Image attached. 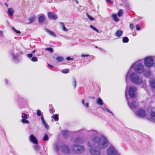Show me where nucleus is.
<instances>
[{
    "label": "nucleus",
    "instance_id": "39",
    "mask_svg": "<svg viewBox=\"0 0 155 155\" xmlns=\"http://www.w3.org/2000/svg\"><path fill=\"white\" fill-rule=\"evenodd\" d=\"M151 74V72L150 71H147L145 72L144 74L145 76L146 77H148L150 76Z\"/></svg>",
    "mask_w": 155,
    "mask_h": 155
},
{
    "label": "nucleus",
    "instance_id": "16",
    "mask_svg": "<svg viewBox=\"0 0 155 155\" xmlns=\"http://www.w3.org/2000/svg\"><path fill=\"white\" fill-rule=\"evenodd\" d=\"M84 139L79 137H77L74 140V142L76 143H82L84 141Z\"/></svg>",
    "mask_w": 155,
    "mask_h": 155
},
{
    "label": "nucleus",
    "instance_id": "19",
    "mask_svg": "<svg viewBox=\"0 0 155 155\" xmlns=\"http://www.w3.org/2000/svg\"><path fill=\"white\" fill-rule=\"evenodd\" d=\"M41 119L42 121V123L45 127L48 129L49 128L48 125L46 123L43 115H41Z\"/></svg>",
    "mask_w": 155,
    "mask_h": 155
},
{
    "label": "nucleus",
    "instance_id": "59",
    "mask_svg": "<svg viewBox=\"0 0 155 155\" xmlns=\"http://www.w3.org/2000/svg\"><path fill=\"white\" fill-rule=\"evenodd\" d=\"M8 82V80L7 79L5 80V83L6 84H7Z\"/></svg>",
    "mask_w": 155,
    "mask_h": 155
},
{
    "label": "nucleus",
    "instance_id": "49",
    "mask_svg": "<svg viewBox=\"0 0 155 155\" xmlns=\"http://www.w3.org/2000/svg\"><path fill=\"white\" fill-rule=\"evenodd\" d=\"M66 59L67 60L69 61L70 60L73 61L74 59L73 58H71L70 57H67L66 58Z\"/></svg>",
    "mask_w": 155,
    "mask_h": 155
},
{
    "label": "nucleus",
    "instance_id": "62",
    "mask_svg": "<svg viewBox=\"0 0 155 155\" xmlns=\"http://www.w3.org/2000/svg\"><path fill=\"white\" fill-rule=\"evenodd\" d=\"M89 98H91L93 99L94 98V97H90Z\"/></svg>",
    "mask_w": 155,
    "mask_h": 155
},
{
    "label": "nucleus",
    "instance_id": "11",
    "mask_svg": "<svg viewBox=\"0 0 155 155\" xmlns=\"http://www.w3.org/2000/svg\"><path fill=\"white\" fill-rule=\"evenodd\" d=\"M136 115L140 118H144L146 115L145 111L142 109H139L135 113Z\"/></svg>",
    "mask_w": 155,
    "mask_h": 155
},
{
    "label": "nucleus",
    "instance_id": "56",
    "mask_svg": "<svg viewBox=\"0 0 155 155\" xmlns=\"http://www.w3.org/2000/svg\"><path fill=\"white\" fill-rule=\"evenodd\" d=\"M82 103L84 105H85V101L84 100V99H83L82 100Z\"/></svg>",
    "mask_w": 155,
    "mask_h": 155
},
{
    "label": "nucleus",
    "instance_id": "43",
    "mask_svg": "<svg viewBox=\"0 0 155 155\" xmlns=\"http://www.w3.org/2000/svg\"><path fill=\"white\" fill-rule=\"evenodd\" d=\"M45 51H49L51 53H52L53 52V49L52 48H46L45 49Z\"/></svg>",
    "mask_w": 155,
    "mask_h": 155
},
{
    "label": "nucleus",
    "instance_id": "24",
    "mask_svg": "<svg viewBox=\"0 0 155 155\" xmlns=\"http://www.w3.org/2000/svg\"><path fill=\"white\" fill-rule=\"evenodd\" d=\"M150 117L152 120L155 121V112H151Z\"/></svg>",
    "mask_w": 155,
    "mask_h": 155
},
{
    "label": "nucleus",
    "instance_id": "27",
    "mask_svg": "<svg viewBox=\"0 0 155 155\" xmlns=\"http://www.w3.org/2000/svg\"><path fill=\"white\" fill-rule=\"evenodd\" d=\"M28 20L29 21L28 23L30 24L33 22L35 21V17L34 16H31L28 18Z\"/></svg>",
    "mask_w": 155,
    "mask_h": 155
},
{
    "label": "nucleus",
    "instance_id": "8",
    "mask_svg": "<svg viewBox=\"0 0 155 155\" xmlns=\"http://www.w3.org/2000/svg\"><path fill=\"white\" fill-rule=\"evenodd\" d=\"M127 92H126V91L125 92V96L126 100L127 101L128 104L129 105V107L132 110H133L134 109H136L137 108H138V103L137 102L135 101H132L131 104H130L129 99H128L127 97Z\"/></svg>",
    "mask_w": 155,
    "mask_h": 155
},
{
    "label": "nucleus",
    "instance_id": "55",
    "mask_svg": "<svg viewBox=\"0 0 155 155\" xmlns=\"http://www.w3.org/2000/svg\"><path fill=\"white\" fill-rule=\"evenodd\" d=\"M85 107L87 108L89 107V104L88 103H87L85 104V105H84Z\"/></svg>",
    "mask_w": 155,
    "mask_h": 155
},
{
    "label": "nucleus",
    "instance_id": "32",
    "mask_svg": "<svg viewBox=\"0 0 155 155\" xmlns=\"http://www.w3.org/2000/svg\"><path fill=\"white\" fill-rule=\"evenodd\" d=\"M51 118H54L55 121H58L59 119L58 114H55L52 116Z\"/></svg>",
    "mask_w": 155,
    "mask_h": 155
},
{
    "label": "nucleus",
    "instance_id": "31",
    "mask_svg": "<svg viewBox=\"0 0 155 155\" xmlns=\"http://www.w3.org/2000/svg\"><path fill=\"white\" fill-rule=\"evenodd\" d=\"M112 17L115 21H118L119 20V18L117 17L116 14H113L112 15Z\"/></svg>",
    "mask_w": 155,
    "mask_h": 155
},
{
    "label": "nucleus",
    "instance_id": "44",
    "mask_svg": "<svg viewBox=\"0 0 155 155\" xmlns=\"http://www.w3.org/2000/svg\"><path fill=\"white\" fill-rule=\"evenodd\" d=\"M69 71V70L68 69H63L62 70L61 72L64 74H67V73Z\"/></svg>",
    "mask_w": 155,
    "mask_h": 155
},
{
    "label": "nucleus",
    "instance_id": "28",
    "mask_svg": "<svg viewBox=\"0 0 155 155\" xmlns=\"http://www.w3.org/2000/svg\"><path fill=\"white\" fill-rule=\"evenodd\" d=\"M54 147L55 150L58 152L59 150V146L57 143H55L54 145Z\"/></svg>",
    "mask_w": 155,
    "mask_h": 155
},
{
    "label": "nucleus",
    "instance_id": "36",
    "mask_svg": "<svg viewBox=\"0 0 155 155\" xmlns=\"http://www.w3.org/2000/svg\"><path fill=\"white\" fill-rule=\"evenodd\" d=\"M123 14V10L122 9H120L119 10L118 12L117 13V15L119 17H120L122 16Z\"/></svg>",
    "mask_w": 155,
    "mask_h": 155
},
{
    "label": "nucleus",
    "instance_id": "30",
    "mask_svg": "<svg viewBox=\"0 0 155 155\" xmlns=\"http://www.w3.org/2000/svg\"><path fill=\"white\" fill-rule=\"evenodd\" d=\"M56 59L58 62H60L63 61L64 59L62 57L58 56L56 58Z\"/></svg>",
    "mask_w": 155,
    "mask_h": 155
},
{
    "label": "nucleus",
    "instance_id": "13",
    "mask_svg": "<svg viewBox=\"0 0 155 155\" xmlns=\"http://www.w3.org/2000/svg\"><path fill=\"white\" fill-rule=\"evenodd\" d=\"M61 151L65 154H68L70 152V150L67 145H64L60 147Z\"/></svg>",
    "mask_w": 155,
    "mask_h": 155
},
{
    "label": "nucleus",
    "instance_id": "34",
    "mask_svg": "<svg viewBox=\"0 0 155 155\" xmlns=\"http://www.w3.org/2000/svg\"><path fill=\"white\" fill-rule=\"evenodd\" d=\"M101 108L103 110H104L105 111H107L109 113H110L112 115H114L113 113L112 112L110 111L107 108H106L105 107H101Z\"/></svg>",
    "mask_w": 155,
    "mask_h": 155
},
{
    "label": "nucleus",
    "instance_id": "9",
    "mask_svg": "<svg viewBox=\"0 0 155 155\" xmlns=\"http://www.w3.org/2000/svg\"><path fill=\"white\" fill-rule=\"evenodd\" d=\"M137 91V88L134 86L130 87L129 90V94L131 98H134Z\"/></svg>",
    "mask_w": 155,
    "mask_h": 155
},
{
    "label": "nucleus",
    "instance_id": "25",
    "mask_svg": "<svg viewBox=\"0 0 155 155\" xmlns=\"http://www.w3.org/2000/svg\"><path fill=\"white\" fill-rule=\"evenodd\" d=\"M68 131L67 130H64L62 131V134L65 138H67L68 135Z\"/></svg>",
    "mask_w": 155,
    "mask_h": 155
},
{
    "label": "nucleus",
    "instance_id": "42",
    "mask_svg": "<svg viewBox=\"0 0 155 155\" xmlns=\"http://www.w3.org/2000/svg\"><path fill=\"white\" fill-rule=\"evenodd\" d=\"M73 84L74 85V88H75L76 85V81L74 78H73Z\"/></svg>",
    "mask_w": 155,
    "mask_h": 155
},
{
    "label": "nucleus",
    "instance_id": "20",
    "mask_svg": "<svg viewBox=\"0 0 155 155\" xmlns=\"http://www.w3.org/2000/svg\"><path fill=\"white\" fill-rule=\"evenodd\" d=\"M34 147V148L35 150L38 153H39L40 155H42L41 152V150L39 146L37 145V144H35Z\"/></svg>",
    "mask_w": 155,
    "mask_h": 155
},
{
    "label": "nucleus",
    "instance_id": "47",
    "mask_svg": "<svg viewBox=\"0 0 155 155\" xmlns=\"http://www.w3.org/2000/svg\"><path fill=\"white\" fill-rule=\"evenodd\" d=\"M136 29L138 31H140V28L139 25L138 24L136 25Z\"/></svg>",
    "mask_w": 155,
    "mask_h": 155
},
{
    "label": "nucleus",
    "instance_id": "61",
    "mask_svg": "<svg viewBox=\"0 0 155 155\" xmlns=\"http://www.w3.org/2000/svg\"><path fill=\"white\" fill-rule=\"evenodd\" d=\"M4 4L6 5L7 7L8 6V5L7 3H5Z\"/></svg>",
    "mask_w": 155,
    "mask_h": 155
},
{
    "label": "nucleus",
    "instance_id": "15",
    "mask_svg": "<svg viewBox=\"0 0 155 155\" xmlns=\"http://www.w3.org/2000/svg\"><path fill=\"white\" fill-rule=\"evenodd\" d=\"M48 16L49 18L53 20H55L58 18L57 16L53 12H48Z\"/></svg>",
    "mask_w": 155,
    "mask_h": 155
},
{
    "label": "nucleus",
    "instance_id": "52",
    "mask_svg": "<svg viewBox=\"0 0 155 155\" xmlns=\"http://www.w3.org/2000/svg\"><path fill=\"white\" fill-rule=\"evenodd\" d=\"M3 31H0V37H3Z\"/></svg>",
    "mask_w": 155,
    "mask_h": 155
},
{
    "label": "nucleus",
    "instance_id": "17",
    "mask_svg": "<svg viewBox=\"0 0 155 155\" xmlns=\"http://www.w3.org/2000/svg\"><path fill=\"white\" fill-rule=\"evenodd\" d=\"M151 87L153 88H155V78H151L149 81Z\"/></svg>",
    "mask_w": 155,
    "mask_h": 155
},
{
    "label": "nucleus",
    "instance_id": "2",
    "mask_svg": "<svg viewBox=\"0 0 155 155\" xmlns=\"http://www.w3.org/2000/svg\"><path fill=\"white\" fill-rule=\"evenodd\" d=\"M130 79L131 81L136 85L143 84L142 87L145 88L146 87V82L143 80L142 78L136 72H132V71L129 70L126 75V81L127 82L128 80Z\"/></svg>",
    "mask_w": 155,
    "mask_h": 155
},
{
    "label": "nucleus",
    "instance_id": "40",
    "mask_svg": "<svg viewBox=\"0 0 155 155\" xmlns=\"http://www.w3.org/2000/svg\"><path fill=\"white\" fill-rule=\"evenodd\" d=\"M12 29L17 34H19L21 33V32L19 31L16 30L15 28L13 27H12Z\"/></svg>",
    "mask_w": 155,
    "mask_h": 155
},
{
    "label": "nucleus",
    "instance_id": "21",
    "mask_svg": "<svg viewBox=\"0 0 155 155\" xmlns=\"http://www.w3.org/2000/svg\"><path fill=\"white\" fill-rule=\"evenodd\" d=\"M45 30L50 35L54 37H56V35L53 32L50 31L47 28L45 29Z\"/></svg>",
    "mask_w": 155,
    "mask_h": 155
},
{
    "label": "nucleus",
    "instance_id": "57",
    "mask_svg": "<svg viewBox=\"0 0 155 155\" xmlns=\"http://www.w3.org/2000/svg\"><path fill=\"white\" fill-rule=\"evenodd\" d=\"M48 66L51 68H54V67L51 65V64H48Z\"/></svg>",
    "mask_w": 155,
    "mask_h": 155
},
{
    "label": "nucleus",
    "instance_id": "7",
    "mask_svg": "<svg viewBox=\"0 0 155 155\" xmlns=\"http://www.w3.org/2000/svg\"><path fill=\"white\" fill-rule=\"evenodd\" d=\"M107 152V155H120L118 153L115 147L112 145L108 147Z\"/></svg>",
    "mask_w": 155,
    "mask_h": 155
},
{
    "label": "nucleus",
    "instance_id": "41",
    "mask_svg": "<svg viewBox=\"0 0 155 155\" xmlns=\"http://www.w3.org/2000/svg\"><path fill=\"white\" fill-rule=\"evenodd\" d=\"M86 15L90 20L93 21L94 20V18L89 15L88 13H86Z\"/></svg>",
    "mask_w": 155,
    "mask_h": 155
},
{
    "label": "nucleus",
    "instance_id": "4",
    "mask_svg": "<svg viewBox=\"0 0 155 155\" xmlns=\"http://www.w3.org/2000/svg\"><path fill=\"white\" fill-rule=\"evenodd\" d=\"M154 57L148 56L144 58V63L145 66L148 68L152 67L154 63Z\"/></svg>",
    "mask_w": 155,
    "mask_h": 155
},
{
    "label": "nucleus",
    "instance_id": "50",
    "mask_svg": "<svg viewBox=\"0 0 155 155\" xmlns=\"http://www.w3.org/2000/svg\"><path fill=\"white\" fill-rule=\"evenodd\" d=\"M130 28L131 30H132L134 28V25L133 24H130Z\"/></svg>",
    "mask_w": 155,
    "mask_h": 155
},
{
    "label": "nucleus",
    "instance_id": "14",
    "mask_svg": "<svg viewBox=\"0 0 155 155\" xmlns=\"http://www.w3.org/2000/svg\"><path fill=\"white\" fill-rule=\"evenodd\" d=\"M29 140L35 144H37L38 141L37 138L33 135H30L29 138Z\"/></svg>",
    "mask_w": 155,
    "mask_h": 155
},
{
    "label": "nucleus",
    "instance_id": "12",
    "mask_svg": "<svg viewBox=\"0 0 155 155\" xmlns=\"http://www.w3.org/2000/svg\"><path fill=\"white\" fill-rule=\"evenodd\" d=\"M28 117V115L24 113H22L21 114V117L22 118L21 120V122L23 124H29V121L27 120Z\"/></svg>",
    "mask_w": 155,
    "mask_h": 155
},
{
    "label": "nucleus",
    "instance_id": "37",
    "mask_svg": "<svg viewBox=\"0 0 155 155\" xmlns=\"http://www.w3.org/2000/svg\"><path fill=\"white\" fill-rule=\"evenodd\" d=\"M31 61L34 62H37L38 61V59L36 57H33L31 59Z\"/></svg>",
    "mask_w": 155,
    "mask_h": 155
},
{
    "label": "nucleus",
    "instance_id": "3",
    "mask_svg": "<svg viewBox=\"0 0 155 155\" xmlns=\"http://www.w3.org/2000/svg\"><path fill=\"white\" fill-rule=\"evenodd\" d=\"M133 68L134 71L138 73H142L144 71L143 65L139 62L137 61L133 64L131 66L129 70L132 71L131 70Z\"/></svg>",
    "mask_w": 155,
    "mask_h": 155
},
{
    "label": "nucleus",
    "instance_id": "10",
    "mask_svg": "<svg viewBox=\"0 0 155 155\" xmlns=\"http://www.w3.org/2000/svg\"><path fill=\"white\" fill-rule=\"evenodd\" d=\"M10 55L12 58L13 60L16 62L19 61L21 59V57L18 53L15 54L12 51L10 54Z\"/></svg>",
    "mask_w": 155,
    "mask_h": 155
},
{
    "label": "nucleus",
    "instance_id": "26",
    "mask_svg": "<svg viewBox=\"0 0 155 155\" xmlns=\"http://www.w3.org/2000/svg\"><path fill=\"white\" fill-rule=\"evenodd\" d=\"M45 17L44 15H40L38 18V21L40 23L42 22L44 20Z\"/></svg>",
    "mask_w": 155,
    "mask_h": 155
},
{
    "label": "nucleus",
    "instance_id": "54",
    "mask_svg": "<svg viewBox=\"0 0 155 155\" xmlns=\"http://www.w3.org/2000/svg\"><path fill=\"white\" fill-rule=\"evenodd\" d=\"M89 56V55H88V54H81V56L82 57H88Z\"/></svg>",
    "mask_w": 155,
    "mask_h": 155
},
{
    "label": "nucleus",
    "instance_id": "58",
    "mask_svg": "<svg viewBox=\"0 0 155 155\" xmlns=\"http://www.w3.org/2000/svg\"><path fill=\"white\" fill-rule=\"evenodd\" d=\"M37 51L36 50H34L32 51V53H34L35 52H36Z\"/></svg>",
    "mask_w": 155,
    "mask_h": 155
},
{
    "label": "nucleus",
    "instance_id": "63",
    "mask_svg": "<svg viewBox=\"0 0 155 155\" xmlns=\"http://www.w3.org/2000/svg\"><path fill=\"white\" fill-rule=\"evenodd\" d=\"M7 0V1L8 2V0Z\"/></svg>",
    "mask_w": 155,
    "mask_h": 155
},
{
    "label": "nucleus",
    "instance_id": "1",
    "mask_svg": "<svg viewBox=\"0 0 155 155\" xmlns=\"http://www.w3.org/2000/svg\"><path fill=\"white\" fill-rule=\"evenodd\" d=\"M87 133L91 139L87 143L88 147L97 146L101 149H104L107 147L108 140L105 136H99L98 133L94 130H89Z\"/></svg>",
    "mask_w": 155,
    "mask_h": 155
},
{
    "label": "nucleus",
    "instance_id": "5",
    "mask_svg": "<svg viewBox=\"0 0 155 155\" xmlns=\"http://www.w3.org/2000/svg\"><path fill=\"white\" fill-rule=\"evenodd\" d=\"M73 152L76 154H81L84 151V147L81 145L74 144L71 148Z\"/></svg>",
    "mask_w": 155,
    "mask_h": 155
},
{
    "label": "nucleus",
    "instance_id": "35",
    "mask_svg": "<svg viewBox=\"0 0 155 155\" xmlns=\"http://www.w3.org/2000/svg\"><path fill=\"white\" fill-rule=\"evenodd\" d=\"M60 24L63 28V30L64 31H67L68 30L65 27L64 24L62 22L60 23Z\"/></svg>",
    "mask_w": 155,
    "mask_h": 155
},
{
    "label": "nucleus",
    "instance_id": "23",
    "mask_svg": "<svg viewBox=\"0 0 155 155\" xmlns=\"http://www.w3.org/2000/svg\"><path fill=\"white\" fill-rule=\"evenodd\" d=\"M96 101L97 102L98 104L101 105H103V101L101 98H97L96 99Z\"/></svg>",
    "mask_w": 155,
    "mask_h": 155
},
{
    "label": "nucleus",
    "instance_id": "18",
    "mask_svg": "<svg viewBox=\"0 0 155 155\" xmlns=\"http://www.w3.org/2000/svg\"><path fill=\"white\" fill-rule=\"evenodd\" d=\"M123 31L120 30H117L115 33V35L118 38H120L123 34Z\"/></svg>",
    "mask_w": 155,
    "mask_h": 155
},
{
    "label": "nucleus",
    "instance_id": "33",
    "mask_svg": "<svg viewBox=\"0 0 155 155\" xmlns=\"http://www.w3.org/2000/svg\"><path fill=\"white\" fill-rule=\"evenodd\" d=\"M129 41V38L127 37H124L122 39L123 42L124 43H127Z\"/></svg>",
    "mask_w": 155,
    "mask_h": 155
},
{
    "label": "nucleus",
    "instance_id": "45",
    "mask_svg": "<svg viewBox=\"0 0 155 155\" xmlns=\"http://www.w3.org/2000/svg\"><path fill=\"white\" fill-rule=\"evenodd\" d=\"M90 28H92L93 30L99 33V31L96 28H95L92 25H91L90 26Z\"/></svg>",
    "mask_w": 155,
    "mask_h": 155
},
{
    "label": "nucleus",
    "instance_id": "38",
    "mask_svg": "<svg viewBox=\"0 0 155 155\" xmlns=\"http://www.w3.org/2000/svg\"><path fill=\"white\" fill-rule=\"evenodd\" d=\"M36 114L38 116H41V115H43L42 114H41V112L40 110H38L37 111Z\"/></svg>",
    "mask_w": 155,
    "mask_h": 155
},
{
    "label": "nucleus",
    "instance_id": "53",
    "mask_svg": "<svg viewBox=\"0 0 155 155\" xmlns=\"http://www.w3.org/2000/svg\"><path fill=\"white\" fill-rule=\"evenodd\" d=\"M50 111L51 113H53L54 112V110L52 108V109L50 108Z\"/></svg>",
    "mask_w": 155,
    "mask_h": 155
},
{
    "label": "nucleus",
    "instance_id": "60",
    "mask_svg": "<svg viewBox=\"0 0 155 155\" xmlns=\"http://www.w3.org/2000/svg\"><path fill=\"white\" fill-rule=\"evenodd\" d=\"M73 0L74 1H75V2L77 4H78V2L77 0Z\"/></svg>",
    "mask_w": 155,
    "mask_h": 155
},
{
    "label": "nucleus",
    "instance_id": "48",
    "mask_svg": "<svg viewBox=\"0 0 155 155\" xmlns=\"http://www.w3.org/2000/svg\"><path fill=\"white\" fill-rule=\"evenodd\" d=\"M84 130H84V129H81V130H77L76 131H75L74 132L75 133H79L80 132H81L82 131H83Z\"/></svg>",
    "mask_w": 155,
    "mask_h": 155
},
{
    "label": "nucleus",
    "instance_id": "22",
    "mask_svg": "<svg viewBox=\"0 0 155 155\" xmlns=\"http://www.w3.org/2000/svg\"><path fill=\"white\" fill-rule=\"evenodd\" d=\"M8 12L10 16L12 17L13 15V14L14 12V11L13 9L12 8H8Z\"/></svg>",
    "mask_w": 155,
    "mask_h": 155
},
{
    "label": "nucleus",
    "instance_id": "51",
    "mask_svg": "<svg viewBox=\"0 0 155 155\" xmlns=\"http://www.w3.org/2000/svg\"><path fill=\"white\" fill-rule=\"evenodd\" d=\"M106 1L107 2L112 4L113 3V2L111 1V0H106Z\"/></svg>",
    "mask_w": 155,
    "mask_h": 155
},
{
    "label": "nucleus",
    "instance_id": "6",
    "mask_svg": "<svg viewBox=\"0 0 155 155\" xmlns=\"http://www.w3.org/2000/svg\"><path fill=\"white\" fill-rule=\"evenodd\" d=\"M90 149L89 152L91 155H100L101 151L99 148L97 146H93L89 147Z\"/></svg>",
    "mask_w": 155,
    "mask_h": 155
},
{
    "label": "nucleus",
    "instance_id": "29",
    "mask_svg": "<svg viewBox=\"0 0 155 155\" xmlns=\"http://www.w3.org/2000/svg\"><path fill=\"white\" fill-rule=\"evenodd\" d=\"M43 140L45 141H48L49 140V137L48 136V135L46 134H44V136L43 138Z\"/></svg>",
    "mask_w": 155,
    "mask_h": 155
},
{
    "label": "nucleus",
    "instance_id": "46",
    "mask_svg": "<svg viewBox=\"0 0 155 155\" xmlns=\"http://www.w3.org/2000/svg\"><path fill=\"white\" fill-rule=\"evenodd\" d=\"M27 57L29 59H31L32 57H33V54L32 53L28 54L27 55Z\"/></svg>",
    "mask_w": 155,
    "mask_h": 155
}]
</instances>
